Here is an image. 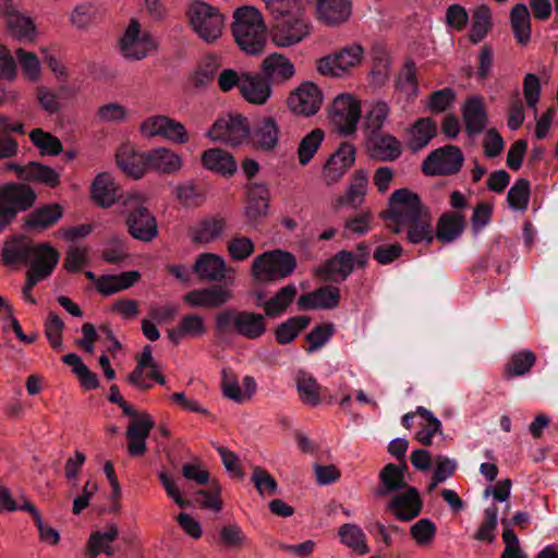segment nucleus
<instances>
[{
	"instance_id": "obj_1",
	"label": "nucleus",
	"mask_w": 558,
	"mask_h": 558,
	"mask_svg": "<svg viewBox=\"0 0 558 558\" xmlns=\"http://www.w3.org/2000/svg\"><path fill=\"white\" fill-rule=\"evenodd\" d=\"M380 217L392 233H405V239L412 244H430L435 239L429 209L423 205L420 196L409 189L396 190Z\"/></svg>"
},
{
	"instance_id": "obj_2",
	"label": "nucleus",
	"mask_w": 558,
	"mask_h": 558,
	"mask_svg": "<svg viewBox=\"0 0 558 558\" xmlns=\"http://www.w3.org/2000/svg\"><path fill=\"white\" fill-rule=\"evenodd\" d=\"M231 32L239 48L256 56L267 46V26L262 12L255 7L244 5L234 10Z\"/></svg>"
},
{
	"instance_id": "obj_3",
	"label": "nucleus",
	"mask_w": 558,
	"mask_h": 558,
	"mask_svg": "<svg viewBox=\"0 0 558 558\" xmlns=\"http://www.w3.org/2000/svg\"><path fill=\"white\" fill-rule=\"evenodd\" d=\"M185 19L191 31L207 45H216L226 29V14L204 0H190L185 7Z\"/></svg>"
},
{
	"instance_id": "obj_4",
	"label": "nucleus",
	"mask_w": 558,
	"mask_h": 558,
	"mask_svg": "<svg viewBox=\"0 0 558 558\" xmlns=\"http://www.w3.org/2000/svg\"><path fill=\"white\" fill-rule=\"evenodd\" d=\"M271 43L278 48H290L307 39L313 25L303 7L272 19Z\"/></svg>"
},
{
	"instance_id": "obj_5",
	"label": "nucleus",
	"mask_w": 558,
	"mask_h": 558,
	"mask_svg": "<svg viewBox=\"0 0 558 558\" xmlns=\"http://www.w3.org/2000/svg\"><path fill=\"white\" fill-rule=\"evenodd\" d=\"M145 203L143 194L128 192L122 196V214L125 216L129 233L136 240L150 242L157 236L158 227L155 216L148 210Z\"/></svg>"
},
{
	"instance_id": "obj_6",
	"label": "nucleus",
	"mask_w": 558,
	"mask_h": 558,
	"mask_svg": "<svg viewBox=\"0 0 558 558\" xmlns=\"http://www.w3.org/2000/svg\"><path fill=\"white\" fill-rule=\"evenodd\" d=\"M266 315L254 312L226 310L216 317V327L226 332L232 326L234 332L248 340L262 338L267 330Z\"/></svg>"
},
{
	"instance_id": "obj_7",
	"label": "nucleus",
	"mask_w": 558,
	"mask_h": 558,
	"mask_svg": "<svg viewBox=\"0 0 558 558\" xmlns=\"http://www.w3.org/2000/svg\"><path fill=\"white\" fill-rule=\"evenodd\" d=\"M296 267L295 257L280 250L265 252L252 263V276L260 282H271L289 277Z\"/></svg>"
},
{
	"instance_id": "obj_8",
	"label": "nucleus",
	"mask_w": 558,
	"mask_h": 558,
	"mask_svg": "<svg viewBox=\"0 0 558 558\" xmlns=\"http://www.w3.org/2000/svg\"><path fill=\"white\" fill-rule=\"evenodd\" d=\"M362 107L357 97L350 93L337 95L328 107V118L337 132L343 136L356 133Z\"/></svg>"
},
{
	"instance_id": "obj_9",
	"label": "nucleus",
	"mask_w": 558,
	"mask_h": 558,
	"mask_svg": "<svg viewBox=\"0 0 558 558\" xmlns=\"http://www.w3.org/2000/svg\"><path fill=\"white\" fill-rule=\"evenodd\" d=\"M119 47L125 59L140 61L156 52L158 44L148 29L132 19L120 38Z\"/></svg>"
},
{
	"instance_id": "obj_10",
	"label": "nucleus",
	"mask_w": 558,
	"mask_h": 558,
	"mask_svg": "<svg viewBox=\"0 0 558 558\" xmlns=\"http://www.w3.org/2000/svg\"><path fill=\"white\" fill-rule=\"evenodd\" d=\"M36 201L34 190L25 184H8L0 189V231L12 222L16 214L25 211Z\"/></svg>"
},
{
	"instance_id": "obj_11",
	"label": "nucleus",
	"mask_w": 558,
	"mask_h": 558,
	"mask_svg": "<svg viewBox=\"0 0 558 558\" xmlns=\"http://www.w3.org/2000/svg\"><path fill=\"white\" fill-rule=\"evenodd\" d=\"M364 49L359 44L343 47L336 53H330L317 60L319 74L329 77H343L363 60Z\"/></svg>"
},
{
	"instance_id": "obj_12",
	"label": "nucleus",
	"mask_w": 558,
	"mask_h": 558,
	"mask_svg": "<svg viewBox=\"0 0 558 558\" xmlns=\"http://www.w3.org/2000/svg\"><path fill=\"white\" fill-rule=\"evenodd\" d=\"M463 161V153L458 146L446 145L428 154L422 163V171L426 175L456 174L461 170Z\"/></svg>"
},
{
	"instance_id": "obj_13",
	"label": "nucleus",
	"mask_w": 558,
	"mask_h": 558,
	"mask_svg": "<svg viewBox=\"0 0 558 558\" xmlns=\"http://www.w3.org/2000/svg\"><path fill=\"white\" fill-rule=\"evenodd\" d=\"M368 254L364 244H359L356 254L350 251H340L331 259L327 260L319 272L328 280H344L355 268L364 267L367 263Z\"/></svg>"
},
{
	"instance_id": "obj_14",
	"label": "nucleus",
	"mask_w": 558,
	"mask_h": 558,
	"mask_svg": "<svg viewBox=\"0 0 558 558\" xmlns=\"http://www.w3.org/2000/svg\"><path fill=\"white\" fill-rule=\"evenodd\" d=\"M140 132L144 137L159 136L177 144H185L189 141V134L184 125L162 114L146 118L140 125Z\"/></svg>"
},
{
	"instance_id": "obj_15",
	"label": "nucleus",
	"mask_w": 558,
	"mask_h": 558,
	"mask_svg": "<svg viewBox=\"0 0 558 558\" xmlns=\"http://www.w3.org/2000/svg\"><path fill=\"white\" fill-rule=\"evenodd\" d=\"M250 124L241 114H229L219 118L207 131V136L213 141L223 142L229 145H240L248 138Z\"/></svg>"
},
{
	"instance_id": "obj_16",
	"label": "nucleus",
	"mask_w": 558,
	"mask_h": 558,
	"mask_svg": "<svg viewBox=\"0 0 558 558\" xmlns=\"http://www.w3.org/2000/svg\"><path fill=\"white\" fill-rule=\"evenodd\" d=\"M324 100L322 89L312 82H303L288 97L289 109L298 116L311 117L316 114Z\"/></svg>"
},
{
	"instance_id": "obj_17",
	"label": "nucleus",
	"mask_w": 558,
	"mask_h": 558,
	"mask_svg": "<svg viewBox=\"0 0 558 558\" xmlns=\"http://www.w3.org/2000/svg\"><path fill=\"white\" fill-rule=\"evenodd\" d=\"M131 422L126 428L128 452L132 457L143 456L147 451L146 440L153 429L155 422L147 412H136L135 415H128Z\"/></svg>"
},
{
	"instance_id": "obj_18",
	"label": "nucleus",
	"mask_w": 558,
	"mask_h": 558,
	"mask_svg": "<svg viewBox=\"0 0 558 558\" xmlns=\"http://www.w3.org/2000/svg\"><path fill=\"white\" fill-rule=\"evenodd\" d=\"M356 156L355 146L352 143L343 142L338 149L327 159L323 178L327 184L338 182L347 171L354 165Z\"/></svg>"
},
{
	"instance_id": "obj_19",
	"label": "nucleus",
	"mask_w": 558,
	"mask_h": 558,
	"mask_svg": "<svg viewBox=\"0 0 558 558\" xmlns=\"http://www.w3.org/2000/svg\"><path fill=\"white\" fill-rule=\"evenodd\" d=\"M422 507L423 504L418 490L413 486L395 494L387 505V509L393 517L403 522L411 521L418 517Z\"/></svg>"
},
{
	"instance_id": "obj_20",
	"label": "nucleus",
	"mask_w": 558,
	"mask_h": 558,
	"mask_svg": "<svg viewBox=\"0 0 558 558\" xmlns=\"http://www.w3.org/2000/svg\"><path fill=\"white\" fill-rule=\"evenodd\" d=\"M5 20V29L8 34L17 41L33 43L38 33L33 19L25 13L7 8L3 11Z\"/></svg>"
},
{
	"instance_id": "obj_21",
	"label": "nucleus",
	"mask_w": 558,
	"mask_h": 558,
	"mask_svg": "<svg viewBox=\"0 0 558 558\" xmlns=\"http://www.w3.org/2000/svg\"><path fill=\"white\" fill-rule=\"evenodd\" d=\"M232 298L231 291L222 286L195 289L183 296L192 307L218 308Z\"/></svg>"
},
{
	"instance_id": "obj_22",
	"label": "nucleus",
	"mask_w": 558,
	"mask_h": 558,
	"mask_svg": "<svg viewBox=\"0 0 558 558\" xmlns=\"http://www.w3.org/2000/svg\"><path fill=\"white\" fill-rule=\"evenodd\" d=\"M260 71L270 84H283L295 75L292 61L279 52L267 56L260 64Z\"/></svg>"
},
{
	"instance_id": "obj_23",
	"label": "nucleus",
	"mask_w": 558,
	"mask_h": 558,
	"mask_svg": "<svg viewBox=\"0 0 558 558\" xmlns=\"http://www.w3.org/2000/svg\"><path fill=\"white\" fill-rule=\"evenodd\" d=\"M137 364L133 372L128 376V381L140 390H148L151 388V383L146 381L143 378V371L149 368L148 376L153 377L154 380L163 385L166 383L165 377L158 371V364L155 362L151 353V348L146 345L142 353L136 359Z\"/></svg>"
},
{
	"instance_id": "obj_24",
	"label": "nucleus",
	"mask_w": 558,
	"mask_h": 558,
	"mask_svg": "<svg viewBox=\"0 0 558 558\" xmlns=\"http://www.w3.org/2000/svg\"><path fill=\"white\" fill-rule=\"evenodd\" d=\"M241 96L250 104L265 105L272 94L270 83L259 74L243 72Z\"/></svg>"
},
{
	"instance_id": "obj_25",
	"label": "nucleus",
	"mask_w": 558,
	"mask_h": 558,
	"mask_svg": "<svg viewBox=\"0 0 558 558\" xmlns=\"http://www.w3.org/2000/svg\"><path fill=\"white\" fill-rule=\"evenodd\" d=\"M317 19L322 23L336 26L349 20L352 14L350 0H317Z\"/></svg>"
},
{
	"instance_id": "obj_26",
	"label": "nucleus",
	"mask_w": 558,
	"mask_h": 558,
	"mask_svg": "<svg viewBox=\"0 0 558 558\" xmlns=\"http://www.w3.org/2000/svg\"><path fill=\"white\" fill-rule=\"evenodd\" d=\"M340 300V290L333 286L320 287L298 299L300 310L335 308Z\"/></svg>"
},
{
	"instance_id": "obj_27",
	"label": "nucleus",
	"mask_w": 558,
	"mask_h": 558,
	"mask_svg": "<svg viewBox=\"0 0 558 558\" xmlns=\"http://www.w3.org/2000/svg\"><path fill=\"white\" fill-rule=\"evenodd\" d=\"M146 160L150 170L162 174H173L183 167L182 157L167 147H157L147 151Z\"/></svg>"
},
{
	"instance_id": "obj_28",
	"label": "nucleus",
	"mask_w": 558,
	"mask_h": 558,
	"mask_svg": "<svg viewBox=\"0 0 558 558\" xmlns=\"http://www.w3.org/2000/svg\"><path fill=\"white\" fill-rule=\"evenodd\" d=\"M195 274L205 281L214 282L226 279V260L214 253H202L193 267Z\"/></svg>"
},
{
	"instance_id": "obj_29",
	"label": "nucleus",
	"mask_w": 558,
	"mask_h": 558,
	"mask_svg": "<svg viewBox=\"0 0 558 558\" xmlns=\"http://www.w3.org/2000/svg\"><path fill=\"white\" fill-rule=\"evenodd\" d=\"M371 156L380 161H393L402 153L400 141L387 133H374L369 140Z\"/></svg>"
},
{
	"instance_id": "obj_30",
	"label": "nucleus",
	"mask_w": 558,
	"mask_h": 558,
	"mask_svg": "<svg viewBox=\"0 0 558 558\" xmlns=\"http://www.w3.org/2000/svg\"><path fill=\"white\" fill-rule=\"evenodd\" d=\"M118 536L117 525H111L106 531L93 532L86 543L84 558H96L100 554L112 556L114 554L113 544Z\"/></svg>"
},
{
	"instance_id": "obj_31",
	"label": "nucleus",
	"mask_w": 558,
	"mask_h": 558,
	"mask_svg": "<svg viewBox=\"0 0 558 558\" xmlns=\"http://www.w3.org/2000/svg\"><path fill=\"white\" fill-rule=\"evenodd\" d=\"M465 216L460 213H444L436 225L435 238L444 243L457 240L465 229Z\"/></svg>"
},
{
	"instance_id": "obj_32",
	"label": "nucleus",
	"mask_w": 558,
	"mask_h": 558,
	"mask_svg": "<svg viewBox=\"0 0 558 558\" xmlns=\"http://www.w3.org/2000/svg\"><path fill=\"white\" fill-rule=\"evenodd\" d=\"M140 278L136 270L124 271L118 275H102L95 279V287L102 295H111L132 287Z\"/></svg>"
},
{
	"instance_id": "obj_33",
	"label": "nucleus",
	"mask_w": 558,
	"mask_h": 558,
	"mask_svg": "<svg viewBox=\"0 0 558 558\" xmlns=\"http://www.w3.org/2000/svg\"><path fill=\"white\" fill-rule=\"evenodd\" d=\"M206 332L204 318L198 314H187L182 316L175 328L167 331L168 338L172 343L178 344L183 338H199Z\"/></svg>"
},
{
	"instance_id": "obj_34",
	"label": "nucleus",
	"mask_w": 558,
	"mask_h": 558,
	"mask_svg": "<svg viewBox=\"0 0 558 558\" xmlns=\"http://www.w3.org/2000/svg\"><path fill=\"white\" fill-rule=\"evenodd\" d=\"M201 160L204 168L222 175H232L238 169L233 156L221 148L206 149Z\"/></svg>"
},
{
	"instance_id": "obj_35",
	"label": "nucleus",
	"mask_w": 558,
	"mask_h": 558,
	"mask_svg": "<svg viewBox=\"0 0 558 558\" xmlns=\"http://www.w3.org/2000/svg\"><path fill=\"white\" fill-rule=\"evenodd\" d=\"M279 128L272 118H264L252 134L253 145L260 150L271 151L279 142Z\"/></svg>"
},
{
	"instance_id": "obj_36",
	"label": "nucleus",
	"mask_w": 558,
	"mask_h": 558,
	"mask_svg": "<svg viewBox=\"0 0 558 558\" xmlns=\"http://www.w3.org/2000/svg\"><path fill=\"white\" fill-rule=\"evenodd\" d=\"M407 465H397L388 463L379 473L380 486L376 490V495L386 496L399 489L410 487L404 478Z\"/></svg>"
},
{
	"instance_id": "obj_37",
	"label": "nucleus",
	"mask_w": 558,
	"mask_h": 558,
	"mask_svg": "<svg viewBox=\"0 0 558 558\" xmlns=\"http://www.w3.org/2000/svg\"><path fill=\"white\" fill-rule=\"evenodd\" d=\"M63 215V207L58 204H47L38 207L26 217V226L28 229L44 231L56 225Z\"/></svg>"
},
{
	"instance_id": "obj_38",
	"label": "nucleus",
	"mask_w": 558,
	"mask_h": 558,
	"mask_svg": "<svg viewBox=\"0 0 558 558\" xmlns=\"http://www.w3.org/2000/svg\"><path fill=\"white\" fill-rule=\"evenodd\" d=\"M59 257L60 255L53 246L49 243H40L34 245L28 262H31L32 270L39 271L40 274L47 272V277H49L58 265Z\"/></svg>"
},
{
	"instance_id": "obj_39",
	"label": "nucleus",
	"mask_w": 558,
	"mask_h": 558,
	"mask_svg": "<svg viewBox=\"0 0 558 558\" xmlns=\"http://www.w3.org/2000/svg\"><path fill=\"white\" fill-rule=\"evenodd\" d=\"M465 129L469 134L481 133L486 125V111L480 97H472L465 101L462 109Z\"/></svg>"
},
{
	"instance_id": "obj_40",
	"label": "nucleus",
	"mask_w": 558,
	"mask_h": 558,
	"mask_svg": "<svg viewBox=\"0 0 558 558\" xmlns=\"http://www.w3.org/2000/svg\"><path fill=\"white\" fill-rule=\"evenodd\" d=\"M118 186L112 177L99 173L92 184V197L101 207H110L117 199Z\"/></svg>"
},
{
	"instance_id": "obj_41",
	"label": "nucleus",
	"mask_w": 558,
	"mask_h": 558,
	"mask_svg": "<svg viewBox=\"0 0 558 558\" xmlns=\"http://www.w3.org/2000/svg\"><path fill=\"white\" fill-rule=\"evenodd\" d=\"M34 244L26 238H12L2 248V258L5 265L26 263L31 259Z\"/></svg>"
},
{
	"instance_id": "obj_42",
	"label": "nucleus",
	"mask_w": 558,
	"mask_h": 558,
	"mask_svg": "<svg viewBox=\"0 0 558 558\" xmlns=\"http://www.w3.org/2000/svg\"><path fill=\"white\" fill-rule=\"evenodd\" d=\"M339 537L342 544L360 556L367 555L371 549L364 531L354 523H344L339 527Z\"/></svg>"
},
{
	"instance_id": "obj_43",
	"label": "nucleus",
	"mask_w": 558,
	"mask_h": 558,
	"mask_svg": "<svg viewBox=\"0 0 558 558\" xmlns=\"http://www.w3.org/2000/svg\"><path fill=\"white\" fill-rule=\"evenodd\" d=\"M146 157L147 153H135L125 149L117 155V163L128 175L140 179L149 169Z\"/></svg>"
},
{
	"instance_id": "obj_44",
	"label": "nucleus",
	"mask_w": 558,
	"mask_h": 558,
	"mask_svg": "<svg viewBox=\"0 0 558 558\" xmlns=\"http://www.w3.org/2000/svg\"><path fill=\"white\" fill-rule=\"evenodd\" d=\"M492 11L486 4H481L472 10V23L469 39L476 45L482 41L492 29Z\"/></svg>"
},
{
	"instance_id": "obj_45",
	"label": "nucleus",
	"mask_w": 558,
	"mask_h": 558,
	"mask_svg": "<svg viewBox=\"0 0 558 558\" xmlns=\"http://www.w3.org/2000/svg\"><path fill=\"white\" fill-rule=\"evenodd\" d=\"M511 28L517 41L526 45L531 39V17L525 4H515L510 12Z\"/></svg>"
},
{
	"instance_id": "obj_46",
	"label": "nucleus",
	"mask_w": 558,
	"mask_h": 558,
	"mask_svg": "<svg viewBox=\"0 0 558 558\" xmlns=\"http://www.w3.org/2000/svg\"><path fill=\"white\" fill-rule=\"evenodd\" d=\"M296 287L287 284L280 288L272 298L263 304L267 317H278L282 315L296 296Z\"/></svg>"
},
{
	"instance_id": "obj_47",
	"label": "nucleus",
	"mask_w": 558,
	"mask_h": 558,
	"mask_svg": "<svg viewBox=\"0 0 558 558\" xmlns=\"http://www.w3.org/2000/svg\"><path fill=\"white\" fill-rule=\"evenodd\" d=\"M436 124L430 118L418 119L409 130V147L412 150L422 149L436 135Z\"/></svg>"
},
{
	"instance_id": "obj_48",
	"label": "nucleus",
	"mask_w": 558,
	"mask_h": 558,
	"mask_svg": "<svg viewBox=\"0 0 558 558\" xmlns=\"http://www.w3.org/2000/svg\"><path fill=\"white\" fill-rule=\"evenodd\" d=\"M221 387L226 398L241 403L253 396L256 390V383L253 377L245 376L243 378V388H241L234 377H227L225 375Z\"/></svg>"
},
{
	"instance_id": "obj_49",
	"label": "nucleus",
	"mask_w": 558,
	"mask_h": 558,
	"mask_svg": "<svg viewBox=\"0 0 558 558\" xmlns=\"http://www.w3.org/2000/svg\"><path fill=\"white\" fill-rule=\"evenodd\" d=\"M396 88L399 96L407 102H411L417 97L418 84L414 63L408 62L404 64L396 81Z\"/></svg>"
},
{
	"instance_id": "obj_50",
	"label": "nucleus",
	"mask_w": 558,
	"mask_h": 558,
	"mask_svg": "<svg viewBox=\"0 0 558 558\" xmlns=\"http://www.w3.org/2000/svg\"><path fill=\"white\" fill-rule=\"evenodd\" d=\"M296 390L304 404L316 407L320 403V386L317 380L306 372L296 374Z\"/></svg>"
},
{
	"instance_id": "obj_51",
	"label": "nucleus",
	"mask_w": 558,
	"mask_h": 558,
	"mask_svg": "<svg viewBox=\"0 0 558 558\" xmlns=\"http://www.w3.org/2000/svg\"><path fill=\"white\" fill-rule=\"evenodd\" d=\"M325 140V132L322 129H314L299 143L296 155L301 166H306L314 158Z\"/></svg>"
},
{
	"instance_id": "obj_52",
	"label": "nucleus",
	"mask_w": 558,
	"mask_h": 558,
	"mask_svg": "<svg viewBox=\"0 0 558 558\" xmlns=\"http://www.w3.org/2000/svg\"><path fill=\"white\" fill-rule=\"evenodd\" d=\"M536 362V355L531 350L519 351L505 365V377L511 379L527 374Z\"/></svg>"
},
{
	"instance_id": "obj_53",
	"label": "nucleus",
	"mask_w": 558,
	"mask_h": 558,
	"mask_svg": "<svg viewBox=\"0 0 558 558\" xmlns=\"http://www.w3.org/2000/svg\"><path fill=\"white\" fill-rule=\"evenodd\" d=\"M368 185V174L365 170H356L352 177V181L345 196L340 199L341 203L348 204L354 208L359 207L365 198Z\"/></svg>"
},
{
	"instance_id": "obj_54",
	"label": "nucleus",
	"mask_w": 558,
	"mask_h": 558,
	"mask_svg": "<svg viewBox=\"0 0 558 558\" xmlns=\"http://www.w3.org/2000/svg\"><path fill=\"white\" fill-rule=\"evenodd\" d=\"M25 171V181L41 183L49 187H56L60 183L59 172L40 162H28Z\"/></svg>"
},
{
	"instance_id": "obj_55",
	"label": "nucleus",
	"mask_w": 558,
	"mask_h": 558,
	"mask_svg": "<svg viewBox=\"0 0 558 558\" xmlns=\"http://www.w3.org/2000/svg\"><path fill=\"white\" fill-rule=\"evenodd\" d=\"M416 413L421 416L422 422L421 429L416 433L415 438L423 446H430L434 435L441 429V423L430 411L423 407H418Z\"/></svg>"
},
{
	"instance_id": "obj_56",
	"label": "nucleus",
	"mask_w": 558,
	"mask_h": 558,
	"mask_svg": "<svg viewBox=\"0 0 558 558\" xmlns=\"http://www.w3.org/2000/svg\"><path fill=\"white\" fill-rule=\"evenodd\" d=\"M308 324L310 318L306 316L291 317L277 327L275 332L276 340L280 344H288L292 342Z\"/></svg>"
},
{
	"instance_id": "obj_57",
	"label": "nucleus",
	"mask_w": 558,
	"mask_h": 558,
	"mask_svg": "<svg viewBox=\"0 0 558 558\" xmlns=\"http://www.w3.org/2000/svg\"><path fill=\"white\" fill-rule=\"evenodd\" d=\"M222 219H208L201 222L192 231V240L197 243H210L219 239L225 231Z\"/></svg>"
},
{
	"instance_id": "obj_58",
	"label": "nucleus",
	"mask_w": 558,
	"mask_h": 558,
	"mask_svg": "<svg viewBox=\"0 0 558 558\" xmlns=\"http://www.w3.org/2000/svg\"><path fill=\"white\" fill-rule=\"evenodd\" d=\"M390 116V107L384 100H376L369 105L365 113V126L373 134L379 132Z\"/></svg>"
},
{
	"instance_id": "obj_59",
	"label": "nucleus",
	"mask_w": 558,
	"mask_h": 558,
	"mask_svg": "<svg viewBox=\"0 0 558 558\" xmlns=\"http://www.w3.org/2000/svg\"><path fill=\"white\" fill-rule=\"evenodd\" d=\"M96 118L105 124H121L129 120L130 110L120 102L110 101L97 109Z\"/></svg>"
},
{
	"instance_id": "obj_60",
	"label": "nucleus",
	"mask_w": 558,
	"mask_h": 558,
	"mask_svg": "<svg viewBox=\"0 0 558 558\" xmlns=\"http://www.w3.org/2000/svg\"><path fill=\"white\" fill-rule=\"evenodd\" d=\"M219 536L220 543L226 549L240 550L250 543L247 535L238 523L223 525Z\"/></svg>"
},
{
	"instance_id": "obj_61",
	"label": "nucleus",
	"mask_w": 558,
	"mask_h": 558,
	"mask_svg": "<svg viewBox=\"0 0 558 558\" xmlns=\"http://www.w3.org/2000/svg\"><path fill=\"white\" fill-rule=\"evenodd\" d=\"M15 56L25 77L31 82H38L41 78V63L36 53L19 48Z\"/></svg>"
},
{
	"instance_id": "obj_62",
	"label": "nucleus",
	"mask_w": 558,
	"mask_h": 558,
	"mask_svg": "<svg viewBox=\"0 0 558 558\" xmlns=\"http://www.w3.org/2000/svg\"><path fill=\"white\" fill-rule=\"evenodd\" d=\"M531 185L526 179H518L508 191L507 201L512 210L525 211L529 205Z\"/></svg>"
},
{
	"instance_id": "obj_63",
	"label": "nucleus",
	"mask_w": 558,
	"mask_h": 558,
	"mask_svg": "<svg viewBox=\"0 0 558 558\" xmlns=\"http://www.w3.org/2000/svg\"><path fill=\"white\" fill-rule=\"evenodd\" d=\"M32 143L40 150L41 155L57 156L63 147L58 137L41 129H35L29 133Z\"/></svg>"
},
{
	"instance_id": "obj_64",
	"label": "nucleus",
	"mask_w": 558,
	"mask_h": 558,
	"mask_svg": "<svg viewBox=\"0 0 558 558\" xmlns=\"http://www.w3.org/2000/svg\"><path fill=\"white\" fill-rule=\"evenodd\" d=\"M436 524L428 518L416 521L410 529V535L421 547L429 546L436 537Z\"/></svg>"
}]
</instances>
